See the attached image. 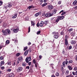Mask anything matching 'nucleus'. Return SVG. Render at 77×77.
<instances>
[{"instance_id": "obj_47", "label": "nucleus", "mask_w": 77, "mask_h": 77, "mask_svg": "<svg viewBox=\"0 0 77 77\" xmlns=\"http://www.w3.org/2000/svg\"><path fill=\"white\" fill-rule=\"evenodd\" d=\"M66 14V12H63L62 14H61V15H65Z\"/></svg>"}, {"instance_id": "obj_24", "label": "nucleus", "mask_w": 77, "mask_h": 77, "mask_svg": "<svg viewBox=\"0 0 77 77\" xmlns=\"http://www.w3.org/2000/svg\"><path fill=\"white\" fill-rule=\"evenodd\" d=\"M68 59H66V61H65L66 65H67V64H68Z\"/></svg>"}, {"instance_id": "obj_56", "label": "nucleus", "mask_w": 77, "mask_h": 77, "mask_svg": "<svg viewBox=\"0 0 77 77\" xmlns=\"http://www.w3.org/2000/svg\"><path fill=\"white\" fill-rule=\"evenodd\" d=\"M39 59H41V58H42V56L41 55H40L39 56Z\"/></svg>"}, {"instance_id": "obj_14", "label": "nucleus", "mask_w": 77, "mask_h": 77, "mask_svg": "<svg viewBox=\"0 0 77 77\" xmlns=\"http://www.w3.org/2000/svg\"><path fill=\"white\" fill-rule=\"evenodd\" d=\"M75 43H76V42L75 41L72 40L71 41V44H75Z\"/></svg>"}, {"instance_id": "obj_17", "label": "nucleus", "mask_w": 77, "mask_h": 77, "mask_svg": "<svg viewBox=\"0 0 77 77\" xmlns=\"http://www.w3.org/2000/svg\"><path fill=\"white\" fill-rule=\"evenodd\" d=\"M10 77H14V75L12 73H10L9 75Z\"/></svg>"}, {"instance_id": "obj_22", "label": "nucleus", "mask_w": 77, "mask_h": 77, "mask_svg": "<svg viewBox=\"0 0 77 77\" xmlns=\"http://www.w3.org/2000/svg\"><path fill=\"white\" fill-rule=\"evenodd\" d=\"M54 14H53V13H49V17H51V16H53Z\"/></svg>"}, {"instance_id": "obj_37", "label": "nucleus", "mask_w": 77, "mask_h": 77, "mask_svg": "<svg viewBox=\"0 0 77 77\" xmlns=\"http://www.w3.org/2000/svg\"><path fill=\"white\" fill-rule=\"evenodd\" d=\"M47 23H48V21H45V22H44V24L45 25L47 24Z\"/></svg>"}, {"instance_id": "obj_48", "label": "nucleus", "mask_w": 77, "mask_h": 77, "mask_svg": "<svg viewBox=\"0 0 77 77\" xmlns=\"http://www.w3.org/2000/svg\"><path fill=\"white\" fill-rule=\"evenodd\" d=\"M30 68V66H27L26 67V69H29Z\"/></svg>"}, {"instance_id": "obj_35", "label": "nucleus", "mask_w": 77, "mask_h": 77, "mask_svg": "<svg viewBox=\"0 0 77 77\" xmlns=\"http://www.w3.org/2000/svg\"><path fill=\"white\" fill-rule=\"evenodd\" d=\"M71 48H72V46H69V47L68 49H69V50H71Z\"/></svg>"}, {"instance_id": "obj_64", "label": "nucleus", "mask_w": 77, "mask_h": 77, "mask_svg": "<svg viewBox=\"0 0 77 77\" xmlns=\"http://www.w3.org/2000/svg\"><path fill=\"white\" fill-rule=\"evenodd\" d=\"M51 77H55V76L54 75H52Z\"/></svg>"}, {"instance_id": "obj_57", "label": "nucleus", "mask_w": 77, "mask_h": 77, "mask_svg": "<svg viewBox=\"0 0 77 77\" xmlns=\"http://www.w3.org/2000/svg\"><path fill=\"white\" fill-rule=\"evenodd\" d=\"M72 74H73L74 75H75V73L74 72H72Z\"/></svg>"}, {"instance_id": "obj_53", "label": "nucleus", "mask_w": 77, "mask_h": 77, "mask_svg": "<svg viewBox=\"0 0 77 77\" xmlns=\"http://www.w3.org/2000/svg\"><path fill=\"white\" fill-rule=\"evenodd\" d=\"M1 69H5V67L4 66H2L1 68Z\"/></svg>"}, {"instance_id": "obj_2", "label": "nucleus", "mask_w": 77, "mask_h": 77, "mask_svg": "<svg viewBox=\"0 0 77 77\" xmlns=\"http://www.w3.org/2000/svg\"><path fill=\"white\" fill-rule=\"evenodd\" d=\"M64 18H65V17H64V16H62L61 17L59 16L58 18L56 20L55 22L57 23H58V22L59 21V20H63V19Z\"/></svg>"}, {"instance_id": "obj_58", "label": "nucleus", "mask_w": 77, "mask_h": 77, "mask_svg": "<svg viewBox=\"0 0 77 77\" xmlns=\"http://www.w3.org/2000/svg\"><path fill=\"white\" fill-rule=\"evenodd\" d=\"M75 9H77V6H75L74 8Z\"/></svg>"}, {"instance_id": "obj_63", "label": "nucleus", "mask_w": 77, "mask_h": 77, "mask_svg": "<svg viewBox=\"0 0 77 77\" xmlns=\"http://www.w3.org/2000/svg\"><path fill=\"white\" fill-rule=\"evenodd\" d=\"M75 75H77V70L75 72Z\"/></svg>"}, {"instance_id": "obj_12", "label": "nucleus", "mask_w": 77, "mask_h": 77, "mask_svg": "<svg viewBox=\"0 0 77 77\" xmlns=\"http://www.w3.org/2000/svg\"><path fill=\"white\" fill-rule=\"evenodd\" d=\"M18 14L17 13H15L14 15L12 17V18H17V15Z\"/></svg>"}, {"instance_id": "obj_36", "label": "nucleus", "mask_w": 77, "mask_h": 77, "mask_svg": "<svg viewBox=\"0 0 77 77\" xmlns=\"http://www.w3.org/2000/svg\"><path fill=\"white\" fill-rule=\"evenodd\" d=\"M7 71H8V72H11V69H8L7 70Z\"/></svg>"}, {"instance_id": "obj_25", "label": "nucleus", "mask_w": 77, "mask_h": 77, "mask_svg": "<svg viewBox=\"0 0 77 77\" xmlns=\"http://www.w3.org/2000/svg\"><path fill=\"white\" fill-rule=\"evenodd\" d=\"M7 64L8 65H9V66H11V62H8L7 63Z\"/></svg>"}, {"instance_id": "obj_62", "label": "nucleus", "mask_w": 77, "mask_h": 77, "mask_svg": "<svg viewBox=\"0 0 77 77\" xmlns=\"http://www.w3.org/2000/svg\"><path fill=\"white\" fill-rule=\"evenodd\" d=\"M43 16H44V15H45V12H44L43 13Z\"/></svg>"}, {"instance_id": "obj_49", "label": "nucleus", "mask_w": 77, "mask_h": 77, "mask_svg": "<svg viewBox=\"0 0 77 77\" xmlns=\"http://www.w3.org/2000/svg\"><path fill=\"white\" fill-rule=\"evenodd\" d=\"M30 32V27H29L28 28V32Z\"/></svg>"}, {"instance_id": "obj_8", "label": "nucleus", "mask_w": 77, "mask_h": 77, "mask_svg": "<svg viewBox=\"0 0 77 77\" xmlns=\"http://www.w3.org/2000/svg\"><path fill=\"white\" fill-rule=\"evenodd\" d=\"M48 8L50 10H52L54 8L53 6L51 5H50L48 6Z\"/></svg>"}, {"instance_id": "obj_23", "label": "nucleus", "mask_w": 77, "mask_h": 77, "mask_svg": "<svg viewBox=\"0 0 77 77\" xmlns=\"http://www.w3.org/2000/svg\"><path fill=\"white\" fill-rule=\"evenodd\" d=\"M35 23L34 22L31 21V25L32 26H35Z\"/></svg>"}, {"instance_id": "obj_7", "label": "nucleus", "mask_w": 77, "mask_h": 77, "mask_svg": "<svg viewBox=\"0 0 77 77\" xmlns=\"http://www.w3.org/2000/svg\"><path fill=\"white\" fill-rule=\"evenodd\" d=\"M18 31H19V28H17L16 29H14L13 30V32L14 33H17Z\"/></svg>"}, {"instance_id": "obj_20", "label": "nucleus", "mask_w": 77, "mask_h": 77, "mask_svg": "<svg viewBox=\"0 0 77 77\" xmlns=\"http://www.w3.org/2000/svg\"><path fill=\"white\" fill-rule=\"evenodd\" d=\"M3 43H2L1 45H0V50L1 49V48H3Z\"/></svg>"}, {"instance_id": "obj_38", "label": "nucleus", "mask_w": 77, "mask_h": 77, "mask_svg": "<svg viewBox=\"0 0 77 77\" xmlns=\"http://www.w3.org/2000/svg\"><path fill=\"white\" fill-rule=\"evenodd\" d=\"M20 55V54L19 53H17L16 54V56H19Z\"/></svg>"}, {"instance_id": "obj_45", "label": "nucleus", "mask_w": 77, "mask_h": 77, "mask_svg": "<svg viewBox=\"0 0 77 77\" xmlns=\"http://www.w3.org/2000/svg\"><path fill=\"white\" fill-rule=\"evenodd\" d=\"M72 29L71 28L69 29L68 31L69 32H71V31H72Z\"/></svg>"}, {"instance_id": "obj_59", "label": "nucleus", "mask_w": 77, "mask_h": 77, "mask_svg": "<svg viewBox=\"0 0 77 77\" xmlns=\"http://www.w3.org/2000/svg\"><path fill=\"white\" fill-rule=\"evenodd\" d=\"M17 40H15V41L14 42L15 43H17Z\"/></svg>"}, {"instance_id": "obj_55", "label": "nucleus", "mask_w": 77, "mask_h": 77, "mask_svg": "<svg viewBox=\"0 0 77 77\" xmlns=\"http://www.w3.org/2000/svg\"><path fill=\"white\" fill-rule=\"evenodd\" d=\"M49 15V14H45V16H46V17H48V16Z\"/></svg>"}, {"instance_id": "obj_28", "label": "nucleus", "mask_w": 77, "mask_h": 77, "mask_svg": "<svg viewBox=\"0 0 77 77\" xmlns=\"http://www.w3.org/2000/svg\"><path fill=\"white\" fill-rule=\"evenodd\" d=\"M65 61H64L63 63V65L64 67H65Z\"/></svg>"}, {"instance_id": "obj_43", "label": "nucleus", "mask_w": 77, "mask_h": 77, "mask_svg": "<svg viewBox=\"0 0 77 77\" xmlns=\"http://www.w3.org/2000/svg\"><path fill=\"white\" fill-rule=\"evenodd\" d=\"M27 47H26L25 48H24V51H25V50H27Z\"/></svg>"}, {"instance_id": "obj_1", "label": "nucleus", "mask_w": 77, "mask_h": 77, "mask_svg": "<svg viewBox=\"0 0 77 77\" xmlns=\"http://www.w3.org/2000/svg\"><path fill=\"white\" fill-rule=\"evenodd\" d=\"M2 34L4 36H7L8 35L11 34V30L10 29H6L5 30H2Z\"/></svg>"}, {"instance_id": "obj_32", "label": "nucleus", "mask_w": 77, "mask_h": 77, "mask_svg": "<svg viewBox=\"0 0 77 77\" xmlns=\"http://www.w3.org/2000/svg\"><path fill=\"white\" fill-rule=\"evenodd\" d=\"M32 62H33V63L35 64L36 63V60H35V59L33 60Z\"/></svg>"}, {"instance_id": "obj_46", "label": "nucleus", "mask_w": 77, "mask_h": 77, "mask_svg": "<svg viewBox=\"0 0 77 77\" xmlns=\"http://www.w3.org/2000/svg\"><path fill=\"white\" fill-rule=\"evenodd\" d=\"M71 36H74V33L73 32H71Z\"/></svg>"}, {"instance_id": "obj_16", "label": "nucleus", "mask_w": 77, "mask_h": 77, "mask_svg": "<svg viewBox=\"0 0 77 77\" xmlns=\"http://www.w3.org/2000/svg\"><path fill=\"white\" fill-rule=\"evenodd\" d=\"M39 15H40V13H37L35 14V16L36 17H38Z\"/></svg>"}, {"instance_id": "obj_6", "label": "nucleus", "mask_w": 77, "mask_h": 77, "mask_svg": "<svg viewBox=\"0 0 77 77\" xmlns=\"http://www.w3.org/2000/svg\"><path fill=\"white\" fill-rule=\"evenodd\" d=\"M22 69H23L22 67H19L17 69V72H20V71H22Z\"/></svg>"}, {"instance_id": "obj_26", "label": "nucleus", "mask_w": 77, "mask_h": 77, "mask_svg": "<svg viewBox=\"0 0 77 77\" xmlns=\"http://www.w3.org/2000/svg\"><path fill=\"white\" fill-rule=\"evenodd\" d=\"M60 34L61 35H64V32H63V31H62L60 33Z\"/></svg>"}, {"instance_id": "obj_33", "label": "nucleus", "mask_w": 77, "mask_h": 77, "mask_svg": "<svg viewBox=\"0 0 77 77\" xmlns=\"http://www.w3.org/2000/svg\"><path fill=\"white\" fill-rule=\"evenodd\" d=\"M1 63V64H2V65H4L5 64V62H4V61H2Z\"/></svg>"}, {"instance_id": "obj_9", "label": "nucleus", "mask_w": 77, "mask_h": 77, "mask_svg": "<svg viewBox=\"0 0 77 77\" xmlns=\"http://www.w3.org/2000/svg\"><path fill=\"white\" fill-rule=\"evenodd\" d=\"M28 52H29V51L26 50L24 52L23 56H26L27 55V54H28Z\"/></svg>"}, {"instance_id": "obj_3", "label": "nucleus", "mask_w": 77, "mask_h": 77, "mask_svg": "<svg viewBox=\"0 0 77 77\" xmlns=\"http://www.w3.org/2000/svg\"><path fill=\"white\" fill-rule=\"evenodd\" d=\"M52 34L53 35H54L53 37L54 38L57 39V38L59 37L58 32H53Z\"/></svg>"}, {"instance_id": "obj_15", "label": "nucleus", "mask_w": 77, "mask_h": 77, "mask_svg": "<svg viewBox=\"0 0 77 77\" xmlns=\"http://www.w3.org/2000/svg\"><path fill=\"white\" fill-rule=\"evenodd\" d=\"M65 45H68V40L67 38L65 39Z\"/></svg>"}, {"instance_id": "obj_42", "label": "nucleus", "mask_w": 77, "mask_h": 77, "mask_svg": "<svg viewBox=\"0 0 77 77\" xmlns=\"http://www.w3.org/2000/svg\"><path fill=\"white\" fill-rule=\"evenodd\" d=\"M3 2L2 1H0V6L2 5Z\"/></svg>"}, {"instance_id": "obj_21", "label": "nucleus", "mask_w": 77, "mask_h": 77, "mask_svg": "<svg viewBox=\"0 0 77 77\" xmlns=\"http://www.w3.org/2000/svg\"><path fill=\"white\" fill-rule=\"evenodd\" d=\"M68 67L69 69V70H72V67H71V66H68Z\"/></svg>"}, {"instance_id": "obj_27", "label": "nucleus", "mask_w": 77, "mask_h": 77, "mask_svg": "<svg viewBox=\"0 0 77 77\" xmlns=\"http://www.w3.org/2000/svg\"><path fill=\"white\" fill-rule=\"evenodd\" d=\"M72 63V60H69L68 62V63Z\"/></svg>"}, {"instance_id": "obj_4", "label": "nucleus", "mask_w": 77, "mask_h": 77, "mask_svg": "<svg viewBox=\"0 0 77 77\" xmlns=\"http://www.w3.org/2000/svg\"><path fill=\"white\" fill-rule=\"evenodd\" d=\"M43 25H44V21H42L41 23L39 24V22H38L37 24V27H39V26H40V27H42Z\"/></svg>"}, {"instance_id": "obj_39", "label": "nucleus", "mask_w": 77, "mask_h": 77, "mask_svg": "<svg viewBox=\"0 0 77 77\" xmlns=\"http://www.w3.org/2000/svg\"><path fill=\"white\" fill-rule=\"evenodd\" d=\"M40 33H41V31H39L37 32V35H39Z\"/></svg>"}, {"instance_id": "obj_30", "label": "nucleus", "mask_w": 77, "mask_h": 77, "mask_svg": "<svg viewBox=\"0 0 77 77\" xmlns=\"http://www.w3.org/2000/svg\"><path fill=\"white\" fill-rule=\"evenodd\" d=\"M55 75L56 76H59V73L57 72H56L55 74Z\"/></svg>"}, {"instance_id": "obj_61", "label": "nucleus", "mask_w": 77, "mask_h": 77, "mask_svg": "<svg viewBox=\"0 0 77 77\" xmlns=\"http://www.w3.org/2000/svg\"><path fill=\"white\" fill-rule=\"evenodd\" d=\"M63 12V10H62L60 12V14L61 13V12Z\"/></svg>"}, {"instance_id": "obj_41", "label": "nucleus", "mask_w": 77, "mask_h": 77, "mask_svg": "<svg viewBox=\"0 0 77 77\" xmlns=\"http://www.w3.org/2000/svg\"><path fill=\"white\" fill-rule=\"evenodd\" d=\"M73 70L74 71H77V67H75L73 69Z\"/></svg>"}, {"instance_id": "obj_51", "label": "nucleus", "mask_w": 77, "mask_h": 77, "mask_svg": "<svg viewBox=\"0 0 77 77\" xmlns=\"http://www.w3.org/2000/svg\"><path fill=\"white\" fill-rule=\"evenodd\" d=\"M1 60H3V57L2 56H1L0 57Z\"/></svg>"}, {"instance_id": "obj_44", "label": "nucleus", "mask_w": 77, "mask_h": 77, "mask_svg": "<svg viewBox=\"0 0 77 77\" xmlns=\"http://www.w3.org/2000/svg\"><path fill=\"white\" fill-rule=\"evenodd\" d=\"M46 5H47V4L45 3L43 4L42 5V6H43V7H44V6H46Z\"/></svg>"}, {"instance_id": "obj_11", "label": "nucleus", "mask_w": 77, "mask_h": 77, "mask_svg": "<svg viewBox=\"0 0 77 77\" xmlns=\"http://www.w3.org/2000/svg\"><path fill=\"white\" fill-rule=\"evenodd\" d=\"M73 6H76V5H77V1H75L73 2Z\"/></svg>"}, {"instance_id": "obj_19", "label": "nucleus", "mask_w": 77, "mask_h": 77, "mask_svg": "<svg viewBox=\"0 0 77 77\" xmlns=\"http://www.w3.org/2000/svg\"><path fill=\"white\" fill-rule=\"evenodd\" d=\"M8 8H11L12 7V4L11 3H8Z\"/></svg>"}, {"instance_id": "obj_5", "label": "nucleus", "mask_w": 77, "mask_h": 77, "mask_svg": "<svg viewBox=\"0 0 77 77\" xmlns=\"http://www.w3.org/2000/svg\"><path fill=\"white\" fill-rule=\"evenodd\" d=\"M25 60L26 63H29V62L31 60V57L30 56H29V57L27 58Z\"/></svg>"}, {"instance_id": "obj_29", "label": "nucleus", "mask_w": 77, "mask_h": 77, "mask_svg": "<svg viewBox=\"0 0 77 77\" xmlns=\"http://www.w3.org/2000/svg\"><path fill=\"white\" fill-rule=\"evenodd\" d=\"M6 43L7 44H9V41L8 40H7L6 42Z\"/></svg>"}, {"instance_id": "obj_18", "label": "nucleus", "mask_w": 77, "mask_h": 77, "mask_svg": "<svg viewBox=\"0 0 77 77\" xmlns=\"http://www.w3.org/2000/svg\"><path fill=\"white\" fill-rule=\"evenodd\" d=\"M35 8V7H34L33 6H30L28 7V8L29 9H30L32 8Z\"/></svg>"}, {"instance_id": "obj_50", "label": "nucleus", "mask_w": 77, "mask_h": 77, "mask_svg": "<svg viewBox=\"0 0 77 77\" xmlns=\"http://www.w3.org/2000/svg\"><path fill=\"white\" fill-rule=\"evenodd\" d=\"M31 63H32V62H29L28 63V65H29V66H30V65H31Z\"/></svg>"}, {"instance_id": "obj_10", "label": "nucleus", "mask_w": 77, "mask_h": 77, "mask_svg": "<svg viewBox=\"0 0 77 77\" xmlns=\"http://www.w3.org/2000/svg\"><path fill=\"white\" fill-rule=\"evenodd\" d=\"M18 60L21 62L23 60V57H19L18 58Z\"/></svg>"}, {"instance_id": "obj_60", "label": "nucleus", "mask_w": 77, "mask_h": 77, "mask_svg": "<svg viewBox=\"0 0 77 77\" xmlns=\"http://www.w3.org/2000/svg\"><path fill=\"white\" fill-rule=\"evenodd\" d=\"M13 65H14V66H15V62H14V63L13 64Z\"/></svg>"}, {"instance_id": "obj_40", "label": "nucleus", "mask_w": 77, "mask_h": 77, "mask_svg": "<svg viewBox=\"0 0 77 77\" xmlns=\"http://www.w3.org/2000/svg\"><path fill=\"white\" fill-rule=\"evenodd\" d=\"M35 65L36 68H37V66L38 65V63H35Z\"/></svg>"}, {"instance_id": "obj_52", "label": "nucleus", "mask_w": 77, "mask_h": 77, "mask_svg": "<svg viewBox=\"0 0 77 77\" xmlns=\"http://www.w3.org/2000/svg\"><path fill=\"white\" fill-rule=\"evenodd\" d=\"M66 74H68V73H69V70H67L66 72Z\"/></svg>"}, {"instance_id": "obj_13", "label": "nucleus", "mask_w": 77, "mask_h": 77, "mask_svg": "<svg viewBox=\"0 0 77 77\" xmlns=\"http://www.w3.org/2000/svg\"><path fill=\"white\" fill-rule=\"evenodd\" d=\"M57 11V10H56V9H54L52 11V13L54 15V14H55L56 13Z\"/></svg>"}, {"instance_id": "obj_34", "label": "nucleus", "mask_w": 77, "mask_h": 77, "mask_svg": "<svg viewBox=\"0 0 77 77\" xmlns=\"http://www.w3.org/2000/svg\"><path fill=\"white\" fill-rule=\"evenodd\" d=\"M29 17H26L25 19L26 20H29Z\"/></svg>"}, {"instance_id": "obj_54", "label": "nucleus", "mask_w": 77, "mask_h": 77, "mask_svg": "<svg viewBox=\"0 0 77 77\" xmlns=\"http://www.w3.org/2000/svg\"><path fill=\"white\" fill-rule=\"evenodd\" d=\"M26 65L25 64V63H23L22 64V66H26Z\"/></svg>"}, {"instance_id": "obj_31", "label": "nucleus", "mask_w": 77, "mask_h": 77, "mask_svg": "<svg viewBox=\"0 0 77 77\" xmlns=\"http://www.w3.org/2000/svg\"><path fill=\"white\" fill-rule=\"evenodd\" d=\"M53 65H54V64H51V66L52 67V69H54V68L53 67Z\"/></svg>"}]
</instances>
